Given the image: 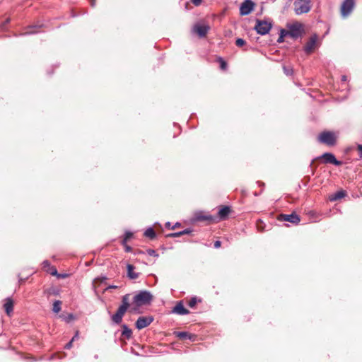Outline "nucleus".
<instances>
[{"instance_id":"nucleus-1","label":"nucleus","mask_w":362,"mask_h":362,"mask_svg":"<svg viewBox=\"0 0 362 362\" xmlns=\"http://www.w3.org/2000/svg\"><path fill=\"white\" fill-rule=\"evenodd\" d=\"M130 294H125L122 298V304L119 306L117 312L111 316L113 323L119 325L125 313L129 310L132 313H140V308L144 305L151 304L153 300L152 294L148 291H140L135 294L132 298V303L130 301Z\"/></svg>"},{"instance_id":"nucleus-2","label":"nucleus","mask_w":362,"mask_h":362,"mask_svg":"<svg viewBox=\"0 0 362 362\" xmlns=\"http://www.w3.org/2000/svg\"><path fill=\"white\" fill-rule=\"evenodd\" d=\"M311 8V0H296L293 2V10L296 15L307 13Z\"/></svg>"},{"instance_id":"nucleus-3","label":"nucleus","mask_w":362,"mask_h":362,"mask_svg":"<svg viewBox=\"0 0 362 362\" xmlns=\"http://www.w3.org/2000/svg\"><path fill=\"white\" fill-rule=\"evenodd\" d=\"M318 141L329 146L335 145L337 136L335 134L329 131H324L318 136Z\"/></svg>"},{"instance_id":"nucleus-4","label":"nucleus","mask_w":362,"mask_h":362,"mask_svg":"<svg viewBox=\"0 0 362 362\" xmlns=\"http://www.w3.org/2000/svg\"><path fill=\"white\" fill-rule=\"evenodd\" d=\"M272 27V24L270 22L262 20H257L255 29L258 34L264 35L270 31Z\"/></svg>"},{"instance_id":"nucleus-5","label":"nucleus","mask_w":362,"mask_h":362,"mask_svg":"<svg viewBox=\"0 0 362 362\" xmlns=\"http://www.w3.org/2000/svg\"><path fill=\"white\" fill-rule=\"evenodd\" d=\"M209 30L210 26L203 23H197L192 28V33H196L201 38L204 37Z\"/></svg>"},{"instance_id":"nucleus-6","label":"nucleus","mask_w":362,"mask_h":362,"mask_svg":"<svg viewBox=\"0 0 362 362\" xmlns=\"http://www.w3.org/2000/svg\"><path fill=\"white\" fill-rule=\"evenodd\" d=\"M303 33L302 25L296 23L288 26V32H285V35H288L292 38L296 39L300 37Z\"/></svg>"},{"instance_id":"nucleus-7","label":"nucleus","mask_w":362,"mask_h":362,"mask_svg":"<svg viewBox=\"0 0 362 362\" xmlns=\"http://www.w3.org/2000/svg\"><path fill=\"white\" fill-rule=\"evenodd\" d=\"M355 6L354 0H344L341 5V15L342 17L346 18L349 16L352 12Z\"/></svg>"},{"instance_id":"nucleus-8","label":"nucleus","mask_w":362,"mask_h":362,"mask_svg":"<svg viewBox=\"0 0 362 362\" xmlns=\"http://www.w3.org/2000/svg\"><path fill=\"white\" fill-rule=\"evenodd\" d=\"M154 320V317L151 315L148 316H141L139 317L136 323L135 326L138 329H142L148 325H150Z\"/></svg>"},{"instance_id":"nucleus-9","label":"nucleus","mask_w":362,"mask_h":362,"mask_svg":"<svg viewBox=\"0 0 362 362\" xmlns=\"http://www.w3.org/2000/svg\"><path fill=\"white\" fill-rule=\"evenodd\" d=\"M255 4L251 0H245L240 7V13L242 16L250 14L254 9Z\"/></svg>"},{"instance_id":"nucleus-10","label":"nucleus","mask_w":362,"mask_h":362,"mask_svg":"<svg viewBox=\"0 0 362 362\" xmlns=\"http://www.w3.org/2000/svg\"><path fill=\"white\" fill-rule=\"evenodd\" d=\"M279 220L281 221H288L291 223L298 224L300 218L297 214L292 213L291 214H281L279 215Z\"/></svg>"},{"instance_id":"nucleus-11","label":"nucleus","mask_w":362,"mask_h":362,"mask_svg":"<svg viewBox=\"0 0 362 362\" xmlns=\"http://www.w3.org/2000/svg\"><path fill=\"white\" fill-rule=\"evenodd\" d=\"M320 158L323 159L325 163H331L336 166L341 165L342 163L341 161L337 160L334 155L332 153H325Z\"/></svg>"},{"instance_id":"nucleus-12","label":"nucleus","mask_w":362,"mask_h":362,"mask_svg":"<svg viewBox=\"0 0 362 362\" xmlns=\"http://www.w3.org/2000/svg\"><path fill=\"white\" fill-rule=\"evenodd\" d=\"M173 313L180 315H185L189 313V311L186 309L182 301L178 302L173 309Z\"/></svg>"},{"instance_id":"nucleus-13","label":"nucleus","mask_w":362,"mask_h":362,"mask_svg":"<svg viewBox=\"0 0 362 362\" xmlns=\"http://www.w3.org/2000/svg\"><path fill=\"white\" fill-rule=\"evenodd\" d=\"M317 39V37L315 35L310 38L309 41L306 43L304 47L305 52L310 53L313 51V49L315 48Z\"/></svg>"},{"instance_id":"nucleus-14","label":"nucleus","mask_w":362,"mask_h":362,"mask_svg":"<svg viewBox=\"0 0 362 362\" xmlns=\"http://www.w3.org/2000/svg\"><path fill=\"white\" fill-rule=\"evenodd\" d=\"M134 269H135V267L132 264H128L127 265V276L130 279H134V280L136 279L139 276V273L134 272Z\"/></svg>"},{"instance_id":"nucleus-15","label":"nucleus","mask_w":362,"mask_h":362,"mask_svg":"<svg viewBox=\"0 0 362 362\" xmlns=\"http://www.w3.org/2000/svg\"><path fill=\"white\" fill-rule=\"evenodd\" d=\"M346 196V192L343 190L337 191V192L329 196V201L335 202L338 199L344 198Z\"/></svg>"},{"instance_id":"nucleus-16","label":"nucleus","mask_w":362,"mask_h":362,"mask_svg":"<svg viewBox=\"0 0 362 362\" xmlns=\"http://www.w3.org/2000/svg\"><path fill=\"white\" fill-rule=\"evenodd\" d=\"M5 311L8 315H10V314L13 312V300L8 298L6 300V303L4 305Z\"/></svg>"},{"instance_id":"nucleus-17","label":"nucleus","mask_w":362,"mask_h":362,"mask_svg":"<svg viewBox=\"0 0 362 362\" xmlns=\"http://www.w3.org/2000/svg\"><path fill=\"white\" fill-rule=\"evenodd\" d=\"M230 212V207L225 206H223L221 209H220L218 214L221 219H225L228 216Z\"/></svg>"},{"instance_id":"nucleus-18","label":"nucleus","mask_w":362,"mask_h":362,"mask_svg":"<svg viewBox=\"0 0 362 362\" xmlns=\"http://www.w3.org/2000/svg\"><path fill=\"white\" fill-rule=\"evenodd\" d=\"M175 336L180 339H189L192 340L194 338V336L189 334L187 332H177L175 333Z\"/></svg>"},{"instance_id":"nucleus-19","label":"nucleus","mask_w":362,"mask_h":362,"mask_svg":"<svg viewBox=\"0 0 362 362\" xmlns=\"http://www.w3.org/2000/svg\"><path fill=\"white\" fill-rule=\"evenodd\" d=\"M122 335L125 337L127 339H129L132 334V329H129L127 325H123L122 326Z\"/></svg>"},{"instance_id":"nucleus-20","label":"nucleus","mask_w":362,"mask_h":362,"mask_svg":"<svg viewBox=\"0 0 362 362\" xmlns=\"http://www.w3.org/2000/svg\"><path fill=\"white\" fill-rule=\"evenodd\" d=\"M144 235L152 240L156 238V233L153 228L150 227L145 230Z\"/></svg>"},{"instance_id":"nucleus-21","label":"nucleus","mask_w":362,"mask_h":362,"mask_svg":"<svg viewBox=\"0 0 362 362\" xmlns=\"http://www.w3.org/2000/svg\"><path fill=\"white\" fill-rule=\"evenodd\" d=\"M62 302L60 300H55L53 303L52 310L55 313H58L61 310Z\"/></svg>"},{"instance_id":"nucleus-22","label":"nucleus","mask_w":362,"mask_h":362,"mask_svg":"<svg viewBox=\"0 0 362 362\" xmlns=\"http://www.w3.org/2000/svg\"><path fill=\"white\" fill-rule=\"evenodd\" d=\"M41 25H32L28 28V30L25 32V34H35L37 33L38 31L35 30V29L36 28H40Z\"/></svg>"},{"instance_id":"nucleus-23","label":"nucleus","mask_w":362,"mask_h":362,"mask_svg":"<svg viewBox=\"0 0 362 362\" xmlns=\"http://www.w3.org/2000/svg\"><path fill=\"white\" fill-rule=\"evenodd\" d=\"M197 303V300L196 297L192 298L187 303V305L190 308H194Z\"/></svg>"},{"instance_id":"nucleus-24","label":"nucleus","mask_w":362,"mask_h":362,"mask_svg":"<svg viewBox=\"0 0 362 362\" xmlns=\"http://www.w3.org/2000/svg\"><path fill=\"white\" fill-rule=\"evenodd\" d=\"M246 43L245 40L242 38H238L235 41V45L238 47H243Z\"/></svg>"},{"instance_id":"nucleus-25","label":"nucleus","mask_w":362,"mask_h":362,"mask_svg":"<svg viewBox=\"0 0 362 362\" xmlns=\"http://www.w3.org/2000/svg\"><path fill=\"white\" fill-rule=\"evenodd\" d=\"M220 62V67L222 70H226L227 69V63L222 59H219Z\"/></svg>"},{"instance_id":"nucleus-26","label":"nucleus","mask_w":362,"mask_h":362,"mask_svg":"<svg viewBox=\"0 0 362 362\" xmlns=\"http://www.w3.org/2000/svg\"><path fill=\"white\" fill-rule=\"evenodd\" d=\"M183 234H182V231H180V232H177V233H170V234L168 235L167 236L172 237V238H176V237H180Z\"/></svg>"},{"instance_id":"nucleus-27","label":"nucleus","mask_w":362,"mask_h":362,"mask_svg":"<svg viewBox=\"0 0 362 362\" xmlns=\"http://www.w3.org/2000/svg\"><path fill=\"white\" fill-rule=\"evenodd\" d=\"M146 252H147V254L150 256H154V257L158 256V254L156 253V252L154 250L148 249V250H147Z\"/></svg>"},{"instance_id":"nucleus-28","label":"nucleus","mask_w":362,"mask_h":362,"mask_svg":"<svg viewBox=\"0 0 362 362\" xmlns=\"http://www.w3.org/2000/svg\"><path fill=\"white\" fill-rule=\"evenodd\" d=\"M132 235H133V234L132 232L127 231L124 234V238L128 240L129 238H131L132 237Z\"/></svg>"},{"instance_id":"nucleus-29","label":"nucleus","mask_w":362,"mask_h":362,"mask_svg":"<svg viewBox=\"0 0 362 362\" xmlns=\"http://www.w3.org/2000/svg\"><path fill=\"white\" fill-rule=\"evenodd\" d=\"M74 317L72 314H69L68 316L64 317V320L66 322H69L71 320H74Z\"/></svg>"},{"instance_id":"nucleus-30","label":"nucleus","mask_w":362,"mask_h":362,"mask_svg":"<svg viewBox=\"0 0 362 362\" xmlns=\"http://www.w3.org/2000/svg\"><path fill=\"white\" fill-rule=\"evenodd\" d=\"M284 73L287 75H291L292 74V69H288L286 66H284Z\"/></svg>"},{"instance_id":"nucleus-31","label":"nucleus","mask_w":362,"mask_h":362,"mask_svg":"<svg viewBox=\"0 0 362 362\" xmlns=\"http://www.w3.org/2000/svg\"><path fill=\"white\" fill-rule=\"evenodd\" d=\"M209 218H210L209 217L206 216H197L196 218V219L197 221L208 220Z\"/></svg>"},{"instance_id":"nucleus-32","label":"nucleus","mask_w":362,"mask_h":362,"mask_svg":"<svg viewBox=\"0 0 362 362\" xmlns=\"http://www.w3.org/2000/svg\"><path fill=\"white\" fill-rule=\"evenodd\" d=\"M357 149L358 151L360 158H362V144H358Z\"/></svg>"},{"instance_id":"nucleus-33","label":"nucleus","mask_w":362,"mask_h":362,"mask_svg":"<svg viewBox=\"0 0 362 362\" xmlns=\"http://www.w3.org/2000/svg\"><path fill=\"white\" fill-rule=\"evenodd\" d=\"M192 4L196 6H198L201 4L202 3V0H191Z\"/></svg>"},{"instance_id":"nucleus-34","label":"nucleus","mask_w":362,"mask_h":362,"mask_svg":"<svg viewBox=\"0 0 362 362\" xmlns=\"http://www.w3.org/2000/svg\"><path fill=\"white\" fill-rule=\"evenodd\" d=\"M182 233L183 235L189 234L192 233V230L189 228H187V229L182 230Z\"/></svg>"},{"instance_id":"nucleus-35","label":"nucleus","mask_w":362,"mask_h":362,"mask_svg":"<svg viewBox=\"0 0 362 362\" xmlns=\"http://www.w3.org/2000/svg\"><path fill=\"white\" fill-rule=\"evenodd\" d=\"M72 343H73V341L71 340L69 342H68V343L65 345L64 348H65V349H71V346H72Z\"/></svg>"},{"instance_id":"nucleus-36","label":"nucleus","mask_w":362,"mask_h":362,"mask_svg":"<svg viewBox=\"0 0 362 362\" xmlns=\"http://www.w3.org/2000/svg\"><path fill=\"white\" fill-rule=\"evenodd\" d=\"M221 241H219V240H216V241H215V243H214V247H215V248H218V247H221Z\"/></svg>"},{"instance_id":"nucleus-37","label":"nucleus","mask_w":362,"mask_h":362,"mask_svg":"<svg viewBox=\"0 0 362 362\" xmlns=\"http://www.w3.org/2000/svg\"><path fill=\"white\" fill-rule=\"evenodd\" d=\"M124 250L127 252H132V248L129 245H127L124 246Z\"/></svg>"},{"instance_id":"nucleus-38","label":"nucleus","mask_w":362,"mask_h":362,"mask_svg":"<svg viewBox=\"0 0 362 362\" xmlns=\"http://www.w3.org/2000/svg\"><path fill=\"white\" fill-rule=\"evenodd\" d=\"M42 264H43V267H49V261H47V260H45V261L42 262Z\"/></svg>"},{"instance_id":"nucleus-39","label":"nucleus","mask_w":362,"mask_h":362,"mask_svg":"<svg viewBox=\"0 0 362 362\" xmlns=\"http://www.w3.org/2000/svg\"><path fill=\"white\" fill-rule=\"evenodd\" d=\"M285 32H288V30H284V29H282V30H281L280 35H282L283 37H286V36H287V35H285Z\"/></svg>"},{"instance_id":"nucleus-40","label":"nucleus","mask_w":362,"mask_h":362,"mask_svg":"<svg viewBox=\"0 0 362 362\" xmlns=\"http://www.w3.org/2000/svg\"><path fill=\"white\" fill-rule=\"evenodd\" d=\"M78 337V332H76V333L75 334V335L73 337V338L71 339V341H74L75 339H76Z\"/></svg>"},{"instance_id":"nucleus-41","label":"nucleus","mask_w":362,"mask_h":362,"mask_svg":"<svg viewBox=\"0 0 362 362\" xmlns=\"http://www.w3.org/2000/svg\"><path fill=\"white\" fill-rule=\"evenodd\" d=\"M127 240H126V239L124 238V239H123V240H122V245L124 247V246H126V245H127Z\"/></svg>"},{"instance_id":"nucleus-42","label":"nucleus","mask_w":362,"mask_h":362,"mask_svg":"<svg viewBox=\"0 0 362 362\" xmlns=\"http://www.w3.org/2000/svg\"><path fill=\"white\" fill-rule=\"evenodd\" d=\"M180 226V223L177 222L176 223H175V225L172 227V229H175L177 227Z\"/></svg>"},{"instance_id":"nucleus-43","label":"nucleus","mask_w":362,"mask_h":362,"mask_svg":"<svg viewBox=\"0 0 362 362\" xmlns=\"http://www.w3.org/2000/svg\"><path fill=\"white\" fill-rule=\"evenodd\" d=\"M283 41H284V37H283L282 35H280L279 37V40H278V42H282Z\"/></svg>"},{"instance_id":"nucleus-44","label":"nucleus","mask_w":362,"mask_h":362,"mask_svg":"<svg viewBox=\"0 0 362 362\" xmlns=\"http://www.w3.org/2000/svg\"><path fill=\"white\" fill-rule=\"evenodd\" d=\"M57 273V271L55 268L53 269V271L51 272V274L56 275Z\"/></svg>"},{"instance_id":"nucleus-45","label":"nucleus","mask_w":362,"mask_h":362,"mask_svg":"<svg viewBox=\"0 0 362 362\" xmlns=\"http://www.w3.org/2000/svg\"><path fill=\"white\" fill-rule=\"evenodd\" d=\"M117 286H114V285H111V286H109L107 287L108 289H112V288H116Z\"/></svg>"},{"instance_id":"nucleus-46","label":"nucleus","mask_w":362,"mask_h":362,"mask_svg":"<svg viewBox=\"0 0 362 362\" xmlns=\"http://www.w3.org/2000/svg\"><path fill=\"white\" fill-rule=\"evenodd\" d=\"M165 226H166V227H169L170 226V222H167Z\"/></svg>"},{"instance_id":"nucleus-47","label":"nucleus","mask_w":362,"mask_h":362,"mask_svg":"<svg viewBox=\"0 0 362 362\" xmlns=\"http://www.w3.org/2000/svg\"><path fill=\"white\" fill-rule=\"evenodd\" d=\"M91 6H95V1H93H93H91Z\"/></svg>"},{"instance_id":"nucleus-48","label":"nucleus","mask_w":362,"mask_h":362,"mask_svg":"<svg viewBox=\"0 0 362 362\" xmlns=\"http://www.w3.org/2000/svg\"><path fill=\"white\" fill-rule=\"evenodd\" d=\"M342 80H343V81H346V76H342Z\"/></svg>"},{"instance_id":"nucleus-49","label":"nucleus","mask_w":362,"mask_h":362,"mask_svg":"<svg viewBox=\"0 0 362 362\" xmlns=\"http://www.w3.org/2000/svg\"><path fill=\"white\" fill-rule=\"evenodd\" d=\"M52 293H53V294H54V295H55V294H57V292H55V291H53Z\"/></svg>"}]
</instances>
